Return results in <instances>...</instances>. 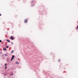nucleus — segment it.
<instances>
[{"instance_id":"39448f33","label":"nucleus","mask_w":78,"mask_h":78,"mask_svg":"<svg viewBox=\"0 0 78 78\" xmlns=\"http://www.w3.org/2000/svg\"><path fill=\"white\" fill-rule=\"evenodd\" d=\"M5 56H8V55L5 54Z\"/></svg>"},{"instance_id":"f257e3e1","label":"nucleus","mask_w":78,"mask_h":78,"mask_svg":"<svg viewBox=\"0 0 78 78\" xmlns=\"http://www.w3.org/2000/svg\"><path fill=\"white\" fill-rule=\"evenodd\" d=\"M28 22V20L26 19L24 20V23H27Z\"/></svg>"},{"instance_id":"a211bd4d","label":"nucleus","mask_w":78,"mask_h":78,"mask_svg":"<svg viewBox=\"0 0 78 78\" xmlns=\"http://www.w3.org/2000/svg\"><path fill=\"white\" fill-rule=\"evenodd\" d=\"M11 59H14V58H11Z\"/></svg>"},{"instance_id":"f03ea898","label":"nucleus","mask_w":78,"mask_h":78,"mask_svg":"<svg viewBox=\"0 0 78 78\" xmlns=\"http://www.w3.org/2000/svg\"><path fill=\"white\" fill-rule=\"evenodd\" d=\"M7 41L8 42H10V40L9 39L7 40Z\"/></svg>"},{"instance_id":"5701e85b","label":"nucleus","mask_w":78,"mask_h":78,"mask_svg":"<svg viewBox=\"0 0 78 78\" xmlns=\"http://www.w3.org/2000/svg\"><path fill=\"white\" fill-rule=\"evenodd\" d=\"M77 28H78V26H77Z\"/></svg>"},{"instance_id":"9b49d317","label":"nucleus","mask_w":78,"mask_h":78,"mask_svg":"<svg viewBox=\"0 0 78 78\" xmlns=\"http://www.w3.org/2000/svg\"><path fill=\"white\" fill-rule=\"evenodd\" d=\"M11 39L12 40H14V38H12Z\"/></svg>"},{"instance_id":"1a4fd4ad","label":"nucleus","mask_w":78,"mask_h":78,"mask_svg":"<svg viewBox=\"0 0 78 78\" xmlns=\"http://www.w3.org/2000/svg\"><path fill=\"white\" fill-rule=\"evenodd\" d=\"M7 69V66H5V69Z\"/></svg>"},{"instance_id":"0eeeda50","label":"nucleus","mask_w":78,"mask_h":78,"mask_svg":"<svg viewBox=\"0 0 78 78\" xmlns=\"http://www.w3.org/2000/svg\"><path fill=\"white\" fill-rule=\"evenodd\" d=\"M13 50H12V51L11 52V53H13Z\"/></svg>"},{"instance_id":"6ab92c4d","label":"nucleus","mask_w":78,"mask_h":78,"mask_svg":"<svg viewBox=\"0 0 78 78\" xmlns=\"http://www.w3.org/2000/svg\"><path fill=\"white\" fill-rule=\"evenodd\" d=\"M5 76H6V74H5Z\"/></svg>"},{"instance_id":"4be33fe9","label":"nucleus","mask_w":78,"mask_h":78,"mask_svg":"<svg viewBox=\"0 0 78 78\" xmlns=\"http://www.w3.org/2000/svg\"><path fill=\"white\" fill-rule=\"evenodd\" d=\"M34 2V1H32V2Z\"/></svg>"},{"instance_id":"20e7f679","label":"nucleus","mask_w":78,"mask_h":78,"mask_svg":"<svg viewBox=\"0 0 78 78\" xmlns=\"http://www.w3.org/2000/svg\"><path fill=\"white\" fill-rule=\"evenodd\" d=\"M16 64H19V62H16Z\"/></svg>"},{"instance_id":"6e6552de","label":"nucleus","mask_w":78,"mask_h":78,"mask_svg":"<svg viewBox=\"0 0 78 78\" xmlns=\"http://www.w3.org/2000/svg\"><path fill=\"white\" fill-rule=\"evenodd\" d=\"M60 61H61V60L60 59H59L58 60V62H60Z\"/></svg>"},{"instance_id":"b1692460","label":"nucleus","mask_w":78,"mask_h":78,"mask_svg":"<svg viewBox=\"0 0 78 78\" xmlns=\"http://www.w3.org/2000/svg\"><path fill=\"white\" fill-rule=\"evenodd\" d=\"M77 29H78V28H76V29H77Z\"/></svg>"},{"instance_id":"2eb2a0df","label":"nucleus","mask_w":78,"mask_h":78,"mask_svg":"<svg viewBox=\"0 0 78 78\" xmlns=\"http://www.w3.org/2000/svg\"><path fill=\"white\" fill-rule=\"evenodd\" d=\"M6 66V63H5V66Z\"/></svg>"},{"instance_id":"aec40b11","label":"nucleus","mask_w":78,"mask_h":78,"mask_svg":"<svg viewBox=\"0 0 78 78\" xmlns=\"http://www.w3.org/2000/svg\"><path fill=\"white\" fill-rule=\"evenodd\" d=\"M11 75H13V73H12V74H11Z\"/></svg>"},{"instance_id":"7ed1b4c3","label":"nucleus","mask_w":78,"mask_h":78,"mask_svg":"<svg viewBox=\"0 0 78 78\" xmlns=\"http://www.w3.org/2000/svg\"><path fill=\"white\" fill-rule=\"evenodd\" d=\"M3 50H6V48H3Z\"/></svg>"},{"instance_id":"f3484780","label":"nucleus","mask_w":78,"mask_h":78,"mask_svg":"<svg viewBox=\"0 0 78 78\" xmlns=\"http://www.w3.org/2000/svg\"><path fill=\"white\" fill-rule=\"evenodd\" d=\"M0 42H2V40H0Z\"/></svg>"},{"instance_id":"ddd939ff","label":"nucleus","mask_w":78,"mask_h":78,"mask_svg":"<svg viewBox=\"0 0 78 78\" xmlns=\"http://www.w3.org/2000/svg\"><path fill=\"white\" fill-rule=\"evenodd\" d=\"M11 42L12 44H13V43H12V41H11Z\"/></svg>"},{"instance_id":"f8f14e48","label":"nucleus","mask_w":78,"mask_h":78,"mask_svg":"<svg viewBox=\"0 0 78 78\" xmlns=\"http://www.w3.org/2000/svg\"><path fill=\"white\" fill-rule=\"evenodd\" d=\"M12 58H14V55H12Z\"/></svg>"},{"instance_id":"a878e982","label":"nucleus","mask_w":78,"mask_h":78,"mask_svg":"<svg viewBox=\"0 0 78 78\" xmlns=\"http://www.w3.org/2000/svg\"><path fill=\"white\" fill-rule=\"evenodd\" d=\"M3 56V55H2V56Z\"/></svg>"},{"instance_id":"412c9836","label":"nucleus","mask_w":78,"mask_h":78,"mask_svg":"<svg viewBox=\"0 0 78 78\" xmlns=\"http://www.w3.org/2000/svg\"><path fill=\"white\" fill-rule=\"evenodd\" d=\"M2 16V14H0V16Z\"/></svg>"},{"instance_id":"dca6fc26","label":"nucleus","mask_w":78,"mask_h":78,"mask_svg":"<svg viewBox=\"0 0 78 78\" xmlns=\"http://www.w3.org/2000/svg\"><path fill=\"white\" fill-rule=\"evenodd\" d=\"M13 59L11 58V61H12V60H13Z\"/></svg>"},{"instance_id":"4468645a","label":"nucleus","mask_w":78,"mask_h":78,"mask_svg":"<svg viewBox=\"0 0 78 78\" xmlns=\"http://www.w3.org/2000/svg\"><path fill=\"white\" fill-rule=\"evenodd\" d=\"M9 48V46H7L6 47V48Z\"/></svg>"},{"instance_id":"9d476101","label":"nucleus","mask_w":78,"mask_h":78,"mask_svg":"<svg viewBox=\"0 0 78 78\" xmlns=\"http://www.w3.org/2000/svg\"><path fill=\"white\" fill-rule=\"evenodd\" d=\"M10 38H11V39H12V38H13L12 36Z\"/></svg>"},{"instance_id":"393cba45","label":"nucleus","mask_w":78,"mask_h":78,"mask_svg":"<svg viewBox=\"0 0 78 78\" xmlns=\"http://www.w3.org/2000/svg\"><path fill=\"white\" fill-rule=\"evenodd\" d=\"M8 59H7V61H8Z\"/></svg>"},{"instance_id":"423d86ee","label":"nucleus","mask_w":78,"mask_h":78,"mask_svg":"<svg viewBox=\"0 0 78 78\" xmlns=\"http://www.w3.org/2000/svg\"><path fill=\"white\" fill-rule=\"evenodd\" d=\"M34 6V5L33 4L31 5L32 7H33V6Z\"/></svg>"},{"instance_id":"bb28decb","label":"nucleus","mask_w":78,"mask_h":78,"mask_svg":"<svg viewBox=\"0 0 78 78\" xmlns=\"http://www.w3.org/2000/svg\"><path fill=\"white\" fill-rule=\"evenodd\" d=\"M77 23H78V21H77Z\"/></svg>"}]
</instances>
